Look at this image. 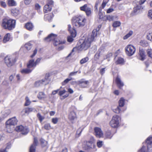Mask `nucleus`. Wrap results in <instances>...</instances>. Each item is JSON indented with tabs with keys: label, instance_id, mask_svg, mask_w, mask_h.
I'll return each instance as SVG.
<instances>
[{
	"label": "nucleus",
	"instance_id": "obj_40",
	"mask_svg": "<svg viewBox=\"0 0 152 152\" xmlns=\"http://www.w3.org/2000/svg\"><path fill=\"white\" fill-rule=\"evenodd\" d=\"M25 47L27 50H29L31 48V44L30 43H27L25 45Z\"/></svg>",
	"mask_w": 152,
	"mask_h": 152
},
{
	"label": "nucleus",
	"instance_id": "obj_50",
	"mask_svg": "<svg viewBox=\"0 0 152 152\" xmlns=\"http://www.w3.org/2000/svg\"><path fill=\"white\" fill-rule=\"evenodd\" d=\"M97 145L99 148L101 147L103 145V142L99 141L97 142Z\"/></svg>",
	"mask_w": 152,
	"mask_h": 152
},
{
	"label": "nucleus",
	"instance_id": "obj_5",
	"mask_svg": "<svg viewBox=\"0 0 152 152\" xmlns=\"http://www.w3.org/2000/svg\"><path fill=\"white\" fill-rule=\"evenodd\" d=\"M121 120V118L117 115H114L110 122V124L113 128H116L119 125V121Z\"/></svg>",
	"mask_w": 152,
	"mask_h": 152
},
{
	"label": "nucleus",
	"instance_id": "obj_64",
	"mask_svg": "<svg viewBox=\"0 0 152 152\" xmlns=\"http://www.w3.org/2000/svg\"><path fill=\"white\" fill-rule=\"evenodd\" d=\"M40 8V6L38 4H36L35 5V8L36 10L39 9Z\"/></svg>",
	"mask_w": 152,
	"mask_h": 152
},
{
	"label": "nucleus",
	"instance_id": "obj_16",
	"mask_svg": "<svg viewBox=\"0 0 152 152\" xmlns=\"http://www.w3.org/2000/svg\"><path fill=\"white\" fill-rule=\"evenodd\" d=\"M36 66V64L34 62V59H31L29 61L28 63L27 64V67L28 68L33 69Z\"/></svg>",
	"mask_w": 152,
	"mask_h": 152
},
{
	"label": "nucleus",
	"instance_id": "obj_1",
	"mask_svg": "<svg viewBox=\"0 0 152 152\" xmlns=\"http://www.w3.org/2000/svg\"><path fill=\"white\" fill-rule=\"evenodd\" d=\"M97 31V29H94L92 34L89 35L84 40H80V42L81 43L80 48L81 50H86L90 47L91 42L94 41L96 37Z\"/></svg>",
	"mask_w": 152,
	"mask_h": 152
},
{
	"label": "nucleus",
	"instance_id": "obj_51",
	"mask_svg": "<svg viewBox=\"0 0 152 152\" xmlns=\"http://www.w3.org/2000/svg\"><path fill=\"white\" fill-rule=\"evenodd\" d=\"M0 4L1 6L4 7V8H6L7 7V4L5 2H4L3 1H0Z\"/></svg>",
	"mask_w": 152,
	"mask_h": 152
},
{
	"label": "nucleus",
	"instance_id": "obj_46",
	"mask_svg": "<svg viewBox=\"0 0 152 152\" xmlns=\"http://www.w3.org/2000/svg\"><path fill=\"white\" fill-rule=\"evenodd\" d=\"M72 80V78H67L65 79L62 83V84L63 85H65L69 81L71 80Z\"/></svg>",
	"mask_w": 152,
	"mask_h": 152
},
{
	"label": "nucleus",
	"instance_id": "obj_30",
	"mask_svg": "<svg viewBox=\"0 0 152 152\" xmlns=\"http://www.w3.org/2000/svg\"><path fill=\"white\" fill-rule=\"evenodd\" d=\"M32 70V69L27 68V69H23L21 71V72L23 74H27L30 73Z\"/></svg>",
	"mask_w": 152,
	"mask_h": 152
},
{
	"label": "nucleus",
	"instance_id": "obj_48",
	"mask_svg": "<svg viewBox=\"0 0 152 152\" xmlns=\"http://www.w3.org/2000/svg\"><path fill=\"white\" fill-rule=\"evenodd\" d=\"M51 121L53 124H56L58 121V118H53L52 119Z\"/></svg>",
	"mask_w": 152,
	"mask_h": 152
},
{
	"label": "nucleus",
	"instance_id": "obj_21",
	"mask_svg": "<svg viewBox=\"0 0 152 152\" xmlns=\"http://www.w3.org/2000/svg\"><path fill=\"white\" fill-rule=\"evenodd\" d=\"M69 119L71 121L74 120L76 118V116L75 113L74 111L71 112L69 115Z\"/></svg>",
	"mask_w": 152,
	"mask_h": 152
},
{
	"label": "nucleus",
	"instance_id": "obj_20",
	"mask_svg": "<svg viewBox=\"0 0 152 152\" xmlns=\"http://www.w3.org/2000/svg\"><path fill=\"white\" fill-rule=\"evenodd\" d=\"M115 81L117 86L120 88H121L124 86V83L121 81L120 78L118 76H117L116 78Z\"/></svg>",
	"mask_w": 152,
	"mask_h": 152
},
{
	"label": "nucleus",
	"instance_id": "obj_37",
	"mask_svg": "<svg viewBox=\"0 0 152 152\" xmlns=\"http://www.w3.org/2000/svg\"><path fill=\"white\" fill-rule=\"evenodd\" d=\"M44 128L45 129L47 130H49L52 128L50 124L49 123L45 124L44 126Z\"/></svg>",
	"mask_w": 152,
	"mask_h": 152
},
{
	"label": "nucleus",
	"instance_id": "obj_34",
	"mask_svg": "<svg viewBox=\"0 0 152 152\" xmlns=\"http://www.w3.org/2000/svg\"><path fill=\"white\" fill-rule=\"evenodd\" d=\"M146 38L148 40L152 42V32L147 34Z\"/></svg>",
	"mask_w": 152,
	"mask_h": 152
},
{
	"label": "nucleus",
	"instance_id": "obj_36",
	"mask_svg": "<svg viewBox=\"0 0 152 152\" xmlns=\"http://www.w3.org/2000/svg\"><path fill=\"white\" fill-rule=\"evenodd\" d=\"M89 60L88 58L86 57L82 59L80 61V64H83L87 62Z\"/></svg>",
	"mask_w": 152,
	"mask_h": 152
},
{
	"label": "nucleus",
	"instance_id": "obj_7",
	"mask_svg": "<svg viewBox=\"0 0 152 152\" xmlns=\"http://www.w3.org/2000/svg\"><path fill=\"white\" fill-rule=\"evenodd\" d=\"M125 50L127 55L131 56L134 53L135 51V48L132 45H129L125 48Z\"/></svg>",
	"mask_w": 152,
	"mask_h": 152
},
{
	"label": "nucleus",
	"instance_id": "obj_57",
	"mask_svg": "<svg viewBox=\"0 0 152 152\" xmlns=\"http://www.w3.org/2000/svg\"><path fill=\"white\" fill-rule=\"evenodd\" d=\"M148 16L150 19H152V10H151L149 11Z\"/></svg>",
	"mask_w": 152,
	"mask_h": 152
},
{
	"label": "nucleus",
	"instance_id": "obj_33",
	"mask_svg": "<svg viewBox=\"0 0 152 152\" xmlns=\"http://www.w3.org/2000/svg\"><path fill=\"white\" fill-rule=\"evenodd\" d=\"M121 24V23L119 21H115L113 24L112 26L114 28H116L119 26Z\"/></svg>",
	"mask_w": 152,
	"mask_h": 152
},
{
	"label": "nucleus",
	"instance_id": "obj_31",
	"mask_svg": "<svg viewBox=\"0 0 152 152\" xmlns=\"http://www.w3.org/2000/svg\"><path fill=\"white\" fill-rule=\"evenodd\" d=\"M125 99L123 98H121L119 102V106L120 107H123L124 105Z\"/></svg>",
	"mask_w": 152,
	"mask_h": 152
},
{
	"label": "nucleus",
	"instance_id": "obj_44",
	"mask_svg": "<svg viewBox=\"0 0 152 152\" xmlns=\"http://www.w3.org/2000/svg\"><path fill=\"white\" fill-rule=\"evenodd\" d=\"M109 0H103L102 4V7L103 9L106 6L107 3L108 2Z\"/></svg>",
	"mask_w": 152,
	"mask_h": 152
},
{
	"label": "nucleus",
	"instance_id": "obj_12",
	"mask_svg": "<svg viewBox=\"0 0 152 152\" xmlns=\"http://www.w3.org/2000/svg\"><path fill=\"white\" fill-rule=\"evenodd\" d=\"M32 112H36L37 110L34 108L27 107L23 109L21 113L23 115H24L25 114L28 115L29 113Z\"/></svg>",
	"mask_w": 152,
	"mask_h": 152
},
{
	"label": "nucleus",
	"instance_id": "obj_29",
	"mask_svg": "<svg viewBox=\"0 0 152 152\" xmlns=\"http://www.w3.org/2000/svg\"><path fill=\"white\" fill-rule=\"evenodd\" d=\"M11 113V111L10 110H6L2 114V117L3 118L6 117L9 115Z\"/></svg>",
	"mask_w": 152,
	"mask_h": 152
},
{
	"label": "nucleus",
	"instance_id": "obj_14",
	"mask_svg": "<svg viewBox=\"0 0 152 152\" xmlns=\"http://www.w3.org/2000/svg\"><path fill=\"white\" fill-rule=\"evenodd\" d=\"M16 20H15L9 19V30H11L14 29L16 24Z\"/></svg>",
	"mask_w": 152,
	"mask_h": 152
},
{
	"label": "nucleus",
	"instance_id": "obj_26",
	"mask_svg": "<svg viewBox=\"0 0 152 152\" xmlns=\"http://www.w3.org/2000/svg\"><path fill=\"white\" fill-rule=\"evenodd\" d=\"M25 27L27 30L31 31L32 30L34 26L32 23H28L26 24Z\"/></svg>",
	"mask_w": 152,
	"mask_h": 152
},
{
	"label": "nucleus",
	"instance_id": "obj_8",
	"mask_svg": "<svg viewBox=\"0 0 152 152\" xmlns=\"http://www.w3.org/2000/svg\"><path fill=\"white\" fill-rule=\"evenodd\" d=\"M15 130L18 132H20L23 134H26L29 132V130L26 127H24L22 125L17 126L15 129Z\"/></svg>",
	"mask_w": 152,
	"mask_h": 152
},
{
	"label": "nucleus",
	"instance_id": "obj_15",
	"mask_svg": "<svg viewBox=\"0 0 152 152\" xmlns=\"http://www.w3.org/2000/svg\"><path fill=\"white\" fill-rule=\"evenodd\" d=\"M1 26L4 28L8 30L9 19L6 18L3 19L2 21Z\"/></svg>",
	"mask_w": 152,
	"mask_h": 152
},
{
	"label": "nucleus",
	"instance_id": "obj_6",
	"mask_svg": "<svg viewBox=\"0 0 152 152\" xmlns=\"http://www.w3.org/2000/svg\"><path fill=\"white\" fill-rule=\"evenodd\" d=\"M86 19L82 16H79L76 18L74 25L76 26H83L86 22Z\"/></svg>",
	"mask_w": 152,
	"mask_h": 152
},
{
	"label": "nucleus",
	"instance_id": "obj_62",
	"mask_svg": "<svg viewBox=\"0 0 152 152\" xmlns=\"http://www.w3.org/2000/svg\"><path fill=\"white\" fill-rule=\"evenodd\" d=\"M113 10L114 9L113 8H109L107 10V13H109L113 12Z\"/></svg>",
	"mask_w": 152,
	"mask_h": 152
},
{
	"label": "nucleus",
	"instance_id": "obj_35",
	"mask_svg": "<svg viewBox=\"0 0 152 152\" xmlns=\"http://www.w3.org/2000/svg\"><path fill=\"white\" fill-rule=\"evenodd\" d=\"M142 9V7L141 6V5L137 6L136 7L134 8V12L135 13L138 12V11Z\"/></svg>",
	"mask_w": 152,
	"mask_h": 152
},
{
	"label": "nucleus",
	"instance_id": "obj_18",
	"mask_svg": "<svg viewBox=\"0 0 152 152\" xmlns=\"http://www.w3.org/2000/svg\"><path fill=\"white\" fill-rule=\"evenodd\" d=\"M139 54L140 56V59L142 61L144 60L146 57L144 51L143 49H140Z\"/></svg>",
	"mask_w": 152,
	"mask_h": 152
},
{
	"label": "nucleus",
	"instance_id": "obj_42",
	"mask_svg": "<svg viewBox=\"0 0 152 152\" xmlns=\"http://www.w3.org/2000/svg\"><path fill=\"white\" fill-rule=\"evenodd\" d=\"M26 102L25 104V106H27L29 105L31 103L28 98L27 96L26 97Z\"/></svg>",
	"mask_w": 152,
	"mask_h": 152
},
{
	"label": "nucleus",
	"instance_id": "obj_28",
	"mask_svg": "<svg viewBox=\"0 0 152 152\" xmlns=\"http://www.w3.org/2000/svg\"><path fill=\"white\" fill-rule=\"evenodd\" d=\"M104 136L106 138L111 139L113 136V135L111 134L110 131L108 130L106 132Z\"/></svg>",
	"mask_w": 152,
	"mask_h": 152
},
{
	"label": "nucleus",
	"instance_id": "obj_54",
	"mask_svg": "<svg viewBox=\"0 0 152 152\" xmlns=\"http://www.w3.org/2000/svg\"><path fill=\"white\" fill-rule=\"evenodd\" d=\"M69 95V94L68 93H67L65 94L64 96H61L60 97V99L61 100H63L65 99V98L67 97Z\"/></svg>",
	"mask_w": 152,
	"mask_h": 152
},
{
	"label": "nucleus",
	"instance_id": "obj_43",
	"mask_svg": "<svg viewBox=\"0 0 152 152\" xmlns=\"http://www.w3.org/2000/svg\"><path fill=\"white\" fill-rule=\"evenodd\" d=\"M147 52L148 56L152 58V49H148L147 50Z\"/></svg>",
	"mask_w": 152,
	"mask_h": 152
},
{
	"label": "nucleus",
	"instance_id": "obj_17",
	"mask_svg": "<svg viewBox=\"0 0 152 152\" xmlns=\"http://www.w3.org/2000/svg\"><path fill=\"white\" fill-rule=\"evenodd\" d=\"M88 83V81H84L82 79L77 82V83L80 86L82 87L85 88L86 87Z\"/></svg>",
	"mask_w": 152,
	"mask_h": 152
},
{
	"label": "nucleus",
	"instance_id": "obj_3",
	"mask_svg": "<svg viewBox=\"0 0 152 152\" xmlns=\"http://www.w3.org/2000/svg\"><path fill=\"white\" fill-rule=\"evenodd\" d=\"M17 122L18 120L15 117L10 118L7 121L6 123L7 132L9 133L12 132L13 126L16 125Z\"/></svg>",
	"mask_w": 152,
	"mask_h": 152
},
{
	"label": "nucleus",
	"instance_id": "obj_4",
	"mask_svg": "<svg viewBox=\"0 0 152 152\" xmlns=\"http://www.w3.org/2000/svg\"><path fill=\"white\" fill-rule=\"evenodd\" d=\"M56 35L53 34H51L46 37L45 38V40L47 42L50 41H51L54 40V42L53 44L55 46H57L58 45L61 44H64L65 41H62L60 40L58 41L56 39Z\"/></svg>",
	"mask_w": 152,
	"mask_h": 152
},
{
	"label": "nucleus",
	"instance_id": "obj_53",
	"mask_svg": "<svg viewBox=\"0 0 152 152\" xmlns=\"http://www.w3.org/2000/svg\"><path fill=\"white\" fill-rule=\"evenodd\" d=\"M71 36H69L67 37V41L69 42H72L73 40V37H72L71 35Z\"/></svg>",
	"mask_w": 152,
	"mask_h": 152
},
{
	"label": "nucleus",
	"instance_id": "obj_55",
	"mask_svg": "<svg viewBox=\"0 0 152 152\" xmlns=\"http://www.w3.org/2000/svg\"><path fill=\"white\" fill-rule=\"evenodd\" d=\"M77 71L73 72L70 73L69 76V77L75 75L77 72Z\"/></svg>",
	"mask_w": 152,
	"mask_h": 152
},
{
	"label": "nucleus",
	"instance_id": "obj_58",
	"mask_svg": "<svg viewBox=\"0 0 152 152\" xmlns=\"http://www.w3.org/2000/svg\"><path fill=\"white\" fill-rule=\"evenodd\" d=\"M37 50L35 49L34 51L33 54L31 56V57L32 58L33 57L37 54Z\"/></svg>",
	"mask_w": 152,
	"mask_h": 152
},
{
	"label": "nucleus",
	"instance_id": "obj_61",
	"mask_svg": "<svg viewBox=\"0 0 152 152\" xmlns=\"http://www.w3.org/2000/svg\"><path fill=\"white\" fill-rule=\"evenodd\" d=\"M31 0H25V4L27 5L31 3Z\"/></svg>",
	"mask_w": 152,
	"mask_h": 152
},
{
	"label": "nucleus",
	"instance_id": "obj_60",
	"mask_svg": "<svg viewBox=\"0 0 152 152\" xmlns=\"http://www.w3.org/2000/svg\"><path fill=\"white\" fill-rule=\"evenodd\" d=\"M105 72V68H103L101 69L100 71V74L102 75H103Z\"/></svg>",
	"mask_w": 152,
	"mask_h": 152
},
{
	"label": "nucleus",
	"instance_id": "obj_39",
	"mask_svg": "<svg viewBox=\"0 0 152 152\" xmlns=\"http://www.w3.org/2000/svg\"><path fill=\"white\" fill-rule=\"evenodd\" d=\"M124 59L121 58H119L117 61L116 63L117 64H122L124 63Z\"/></svg>",
	"mask_w": 152,
	"mask_h": 152
},
{
	"label": "nucleus",
	"instance_id": "obj_22",
	"mask_svg": "<svg viewBox=\"0 0 152 152\" xmlns=\"http://www.w3.org/2000/svg\"><path fill=\"white\" fill-rule=\"evenodd\" d=\"M7 4L9 6L13 7L16 6L17 4L14 0H7Z\"/></svg>",
	"mask_w": 152,
	"mask_h": 152
},
{
	"label": "nucleus",
	"instance_id": "obj_32",
	"mask_svg": "<svg viewBox=\"0 0 152 152\" xmlns=\"http://www.w3.org/2000/svg\"><path fill=\"white\" fill-rule=\"evenodd\" d=\"M38 98L40 99H42L46 98V96L44 92H41L39 93Z\"/></svg>",
	"mask_w": 152,
	"mask_h": 152
},
{
	"label": "nucleus",
	"instance_id": "obj_10",
	"mask_svg": "<svg viewBox=\"0 0 152 152\" xmlns=\"http://www.w3.org/2000/svg\"><path fill=\"white\" fill-rule=\"evenodd\" d=\"M50 82V80L48 78H45L44 79L38 81L35 83V86L36 87L43 85H45L48 84Z\"/></svg>",
	"mask_w": 152,
	"mask_h": 152
},
{
	"label": "nucleus",
	"instance_id": "obj_47",
	"mask_svg": "<svg viewBox=\"0 0 152 152\" xmlns=\"http://www.w3.org/2000/svg\"><path fill=\"white\" fill-rule=\"evenodd\" d=\"M85 12H86V14L87 15H89L91 13V11L90 8L88 7V8H87V9L86 10Z\"/></svg>",
	"mask_w": 152,
	"mask_h": 152
},
{
	"label": "nucleus",
	"instance_id": "obj_25",
	"mask_svg": "<svg viewBox=\"0 0 152 152\" xmlns=\"http://www.w3.org/2000/svg\"><path fill=\"white\" fill-rule=\"evenodd\" d=\"M11 38L10 34L9 33H7L6 34L3 39V42L4 43H6L7 42L9 41Z\"/></svg>",
	"mask_w": 152,
	"mask_h": 152
},
{
	"label": "nucleus",
	"instance_id": "obj_59",
	"mask_svg": "<svg viewBox=\"0 0 152 152\" xmlns=\"http://www.w3.org/2000/svg\"><path fill=\"white\" fill-rule=\"evenodd\" d=\"M41 58H39L37 59V60H36V61L35 62L34 61V62L36 64V66L37 64H39V63L41 61Z\"/></svg>",
	"mask_w": 152,
	"mask_h": 152
},
{
	"label": "nucleus",
	"instance_id": "obj_38",
	"mask_svg": "<svg viewBox=\"0 0 152 152\" xmlns=\"http://www.w3.org/2000/svg\"><path fill=\"white\" fill-rule=\"evenodd\" d=\"M133 34V32L132 31H129V32L124 37V39H127L129 37L131 36Z\"/></svg>",
	"mask_w": 152,
	"mask_h": 152
},
{
	"label": "nucleus",
	"instance_id": "obj_45",
	"mask_svg": "<svg viewBox=\"0 0 152 152\" xmlns=\"http://www.w3.org/2000/svg\"><path fill=\"white\" fill-rule=\"evenodd\" d=\"M113 110L115 113L118 114L120 113L121 110L119 107H117L115 109H113Z\"/></svg>",
	"mask_w": 152,
	"mask_h": 152
},
{
	"label": "nucleus",
	"instance_id": "obj_56",
	"mask_svg": "<svg viewBox=\"0 0 152 152\" xmlns=\"http://www.w3.org/2000/svg\"><path fill=\"white\" fill-rule=\"evenodd\" d=\"M66 92L65 90H64L62 91H60L59 92V95L60 96H62L64 94H65Z\"/></svg>",
	"mask_w": 152,
	"mask_h": 152
},
{
	"label": "nucleus",
	"instance_id": "obj_52",
	"mask_svg": "<svg viewBox=\"0 0 152 152\" xmlns=\"http://www.w3.org/2000/svg\"><path fill=\"white\" fill-rule=\"evenodd\" d=\"M53 1L51 0H48L47 1V5H49L52 7V5L53 4Z\"/></svg>",
	"mask_w": 152,
	"mask_h": 152
},
{
	"label": "nucleus",
	"instance_id": "obj_2",
	"mask_svg": "<svg viewBox=\"0 0 152 152\" xmlns=\"http://www.w3.org/2000/svg\"><path fill=\"white\" fill-rule=\"evenodd\" d=\"M95 140L93 137H91V140L86 142L84 147V149L89 152H94L97 150L95 145L94 142Z\"/></svg>",
	"mask_w": 152,
	"mask_h": 152
},
{
	"label": "nucleus",
	"instance_id": "obj_23",
	"mask_svg": "<svg viewBox=\"0 0 152 152\" xmlns=\"http://www.w3.org/2000/svg\"><path fill=\"white\" fill-rule=\"evenodd\" d=\"M11 14L12 15L16 16L19 14V10L16 8L12 9L11 10Z\"/></svg>",
	"mask_w": 152,
	"mask_h": 152
},
{
	"label": "nucleus",
	"instance_id": "obj_24",
	"mask_svg": "<svg viewBox=\"0 0 152 152\" xmlns=\"http://www.w3.org/2000/svg\"><path fill=\"white\" fill-rule=\"evenodd\" d=\"M146 143L147 144V148L148 147H151V144H152V136L149 137L146 140Z\"/></svg>",
	"mask_w": 152,
	"mask_h": 152
},
{
	"label": "nucleus",
	"instance_id": "obj_19",
	"mask_svg": "<svg viewBox=\"0 0 152 152\" xmlns=\"http://www.w3.org/2000/svg\"><path fill=\"white\" fill-rule=\"evenodd\" d=\"M68 30L71 34V35L73 37H75L76 36V31L73 28H72L70 25H68Z\"/></svg>",
	"mask_w": 152,
	"mask_h": 152
},
{
	"label": "nucleus",
	"instance_id": "obj_11",
	"mask_svg": "<svg viewBox=\"0 0 152 152\" xmlns=\"http://www.w3.org/2000/svg\"><path fill=\"white\" fill-rule=\"evenodd\" d=\"M95 135L98 138H100L103 136V132L101 129L98 127H95L94 128Z\"/></svg>",
	"mask_w": 152,
	"mask_h": 152
},
{
	"label": "nucleus",
	"instance_id": "obj_63",
	"mask_svg": "<svg viewBox=\"0 0 152 152\" xmlns=\"http://www.w3.org/2000/svg\"><path fill=\"white\" fill-rule=\"evenodd\" d=\"M107 19L109 21H111L113 20V17L112 16H109L107 17Z\"/></svg>",
	"mask_w": 152,
	"mask_h": 152
},
{
	"label": "nucleus",
	"instance_id": "obj_27",
	"mask_svg": "<svg viewBox=\"0 0 152 152\" xmlns=\"http://www.w3.org/2000/svg\"><path fill=\"white\" fill-rule=\"evenodd\" d=\"M52 7L49 5L46 4L45 6L44 7V11L45 13L49 12L51 10Z\"/></svg>",
	"mask_w": 152,
	"mask_h": 152
},
{
	"label": "nucleus",
	"instance_id": "obj_41",
	"mask_svg": "<svg viewBox=\"0 0 152 152\" xmlns=\"http://www.w3.org/2000/svg\"><path fill=\"white\" fill-rule=\"evenodd\" d=\"M37 116L40 122H42L44 119V117L42 116L39 113H37Z\"/></svg>",
	"mask_w": 152,
	"mask_h": 152
},
{
	"label": "nucleus",
	"instance_id": "obj_9",
	"mask_svg": "<svg viewBox=\"0 0 152 152\" xmlns=\"http://www.w3.org/2000/svg\"><path fill=\"white\" fill-rule=\"evenodd\" d=\"M5 63L8 67L12 66L15 62V58L11 56H7L4 58Z\"/></svg>",
	"mask_w": 152,
	"mask_h": 152
},
{
	"label": "nucleus",
	"instance_id": "obj_13",
	"mask_svg": "<svg viewBox=\"0 0 152 152\" xmlns=\"http://www.w3.org/2000/svg\"><path fill=\"white\" fill-rule=\"evenodd\" d=\"M38 142L37 138H34L33 143L31 145L29 149V152H35L36 146L37 145Z\"/></svg>",
	"mask_w": 152,
	"mask_h": 152
},
{
	"label": "nucleus",
	"instance_id": "obj_49",
	"mask_svg": "<svg viewBox=\"0 0 152 152\" xmlns=\"http://www.w3.org/2000/svg\"><path fill=\"white\" fill-rule=\"evenodd\" d=\"M88 7H87V5L86 4L84 5L83 6L80 7V9L81 10L85 11L86 10Z\"/></svg>",
	"mask_w": 152,
	"mask_h": 152
}]
</instances>
